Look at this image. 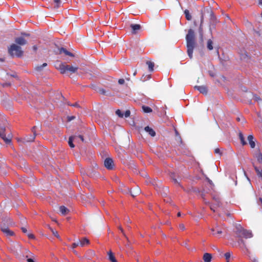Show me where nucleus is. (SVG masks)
<instances>
[{
    "instance_id": "f3484780",
    "label": "nucleus",
    "mask_w": 262,
    "mask_h": 262,
    "mask_svg": "<svg viewBox=\"0 0 262 262\" xmlns=\"http://www.w3.org/2000/svg\"><path fill=\"white\" fill-rule=\"evenodd\" d=\"M108 259L111 262H117V260L116 259L113 253L111 251H110L108 252Z\"/></svg>"
},
{
    "instance_id": "ea45409f",
    "label": "nucleus",
    "mask_w": 262,
    "mask_h": 262,
    "mask_svg": "<svg viewBox=\"0 0 262 262\" xmlns=\"http://www.w3.org/2000/svg\"><path fill=\"white\" fill-rule=\"evenodd\" d=\"M124 80L123 79H119V80H118V83L120 84H123L124 83Z\"/></svg>"
},
{
    "instance_id": "39448f33",
    "label": "nucleus",
    "mask_w": 262,
    "mask_h": 262,
    "mask_svg": "<svg viewBox=\"0 0 262 262\" xmlns=\"http://www.w3.org/2000/svg\"><path fill=\"white\" fill-rule=\"evenodd\" d=\"M5 128L0 127V137L3 139L6 143H9L11 142L10 136L9 135L7 137L5 133Z\"/></svg>"
},
{
    "instance_id": "c756f323",
    "label": "nucleus",
    "mask_w": 262,
    "mask_h": 262,
    "mask_svg": "<svg viewBox=\"0 0 262 262\" xmlns=\"http://www.w3.org/2000/svg\"><path fill=\"white\" fill-rule=\"evenodd\" d=\"M231 254L229 252H226L224 254V256L225 257V259H226L227 262H229V260H230V257H231Z\"/></svg>"
},
{
    "instance_id": "1a4fd4ad",
    "label": "nucleus",
    "mask_w": 262,
    "mask_h": 262,
    "mask_svg": "<svg viewBox=\"0 0 262 262\" xmlns=\"http://www.w3.org/2000/svg\"><path fill=\"white\" fill-rule=\"evenodd\" d=\"M1 230H2V232L6 234V235L7 236H13L14 235L13 232L11 231L10 230H9V228L7 227H2Z\"/></svg>"
},
{
    "instance_id": "4468645a",
    "label": "nucleus",
    "mask_w": 262,
    "mask_h": 262,
    "mask_svg": "<svg viewBox=\"0 0 262 262\" xmlns=\"http://www.w3.org/2000/svg\"><path fill=\"white\" fill-rule=\"evenodd\" d=\"M79 245L81 247H84V246L88 245L90 243L89 240L84 237L82 238L80 241H79Z\"/></svg>"
},
{
    "instance_id": "a19ab883",
    "label": "nucleus",
    "mask_w": 262,
    "mask_h": 262,
    "mask_svg": "<svg viewBox=\"0 0 262 262\" xmlns=\"http://www.w3.org/2000/svg\"><path fill=\"white\" fill-rule=\"evenodd\" d=\"M53 234L58 238H60V236L57 231H53Z\"/></svg>"
},
{
    "instance_id": "7ed1b4c3",
    "label": "nucleus",
    "mask_w": 262,
    "mask_h": 262,
    "mask_svg": "<svg viewBox=\"0 0 262 262\" xmlns=\"http://www.w3.org/2000/svg\"><path fill=\"white\" fill-rule=\"evenodd\" d=\"M57 69L60 71L61 74H64L67 71L74 73L77 71L78 68V67L67 65L64 63H60Z\"/></svg>"
},
{
    "instance_id": "338daca9",
    "label": "nucleus",
    "mask_w": 262,
    "mask_h": 262,
    "mask_svg": "<svg viewBox=\"0 0 262 262\" xmlns=\"http://www.w3.org/2000/svg\"><path fill=\"white\" fill-rule=\"evenodd\" d=\"M241 242H243V241L242 239L241 240Z\"/></svg>"
},
{
    "instance_id": "f257e3e1",
    "label": "nucleus",
    "mask_w": 262,
    "mask_h": 262,
    "mask_svg": "<svg viewBox=\"0 0 262 262\" xmlns=\"http://www.w3.org/2000/svg\"><path fill=\"white\" fill-rule=\"evenodd\" d=\"M187 54L190 58L193 56V49L195 47L196 42L194 38V32L192 29H189L186 36Z\"/></svg>"
},
{
    "instance_id": "0eeeda50",
    "label": "nucleus",
    "mask_w": 262,
    "mask_h": 262,
    "mask_svg": "<svg viewBox=\"0 0 262 262\" xmlns=\"http://www.w3.org/2000/svg\"><path fill=\"white\" fill-rule=\"evenodd\" d=\"M212 234L214 236H218L222 233V230L218 225H216L214 227L211 229Z\"/></svg>"
},
{
    "instance_id": "393cba45",
    "label": "nucleus",
    "mask_w": 262,
    "mask_h": 262,
    "mask_svg": "<svg viewBox=\"0 0 262 262\" xmlns=\"http://www.w3.org/2000/svg\"><path fill=\"white\" fill-rule=\"evenodd\" d=\"M207 47L208 49L209 50H211L213 49V42L211 39L208 40Z\"/></svg>"
},
{
    "instance_id": "680f3d73",
    "label": "nucleus",
    "mask_w": 262,
    "mask_h": 262,
    "mask_svg": "<svg viewBox=\"0 0 262 262\" xmlns=\"http://www.w3.org/2000/svg\"><path fill=\"white\" fill-rule=\"evenodd\" d=\"M260 201L261 202V204H262V199H260Z\"/></svg>"
},
{
    "instance_id": "49530a36",
    "label": "nucleus",
    "mask_w": 262,
    "mask_h": 262,
    "mask_svg": "<svg viewBox=\"0 0 262 262\" xmlns=\"http://www.w3.org/2000/svg\"><path fill=\"white\" fill-rule=\"evenodd\" d=\"M21 230L24 233H26L27 232V229L26 228H25V227H22L21 228Z\"/></svg>"
},
{
    "instance_id": "052dcab7",
    "label": "nucleus",
    "mask_w": 262,
    "mask_h": 262,
    "mask_svg": "<svg viewBox=\"0 0 262 262\" xmlns=\"http://www.w3.org/2000/svg\"><path fill=\"white\" fill-rule=\"evenodd\" d=\"M176 134L177 135H178V132L177 130H176Z\"/></svg>"
},
{
    "instance_id": "20e7f679",
    "label": "nucleus",
    "mask_w": 262,
    "mask_h": 262,
    "mask_svg": "<svg viewBox=\"0 0 262 262\" xmlns=\"http://www.w3.org/2000/svg\"><path fill=\"white\" fill-rule=\"evenodd\" d=\"M236 234L239 237H243L246 238H251L253 236L252 232L251 231L244 229L239 225L236 226Z\"/></svg>"
},
{
    "instance_id": "bf43d9fd",
    "label": "nucleus",
    "mask_w": 262,
    "mask_h": 262,
    "mask_svg": "<svg viewBox=\"0 0 262 262\" xmlns=\"http://www.w3.org/2000/svg\"><path fill=\"white\" fill-rule=\"evenodd\" d=\"M79 138H77V140H74L75 141H79Z\"/></svg>"
},
{
    "instance_id": "b1692460",
    "label": "nucleus",
    "mask_w": 262,
    "mask_h": 262,
    "mask_svg": "<svg viewBox=\"0 0 262 262\" xmlns=\"http://www.w3.org/2000/svg\"><path fill=\"white\" fill-rule=\"evenodd\" d=\"M253 99L255 101H256L258 103L259 105H262V100L259 96L257 95H254Z\"/></svg>"
},
{
    "instance_id": "9d476101",
    "label": "nucleus",
    "mask_w": 262,
    "mask_h": 262,
    "mask_svg": "<svg viewBox=\"0 0 262 262\" xmlns=\"http://www.w3.org/2000/svg\"><path fill=\"white\" fill-rule=\"evenodd\" d=\"M194 88L203 94H207V89L205 86H195Z\"/></svg>"
},
{
    "instance_id": "423d86ee",
    "label": "nucleus",
    "mask_w": 262,
    "mask_h": 262,
    "mask_svg": "<svg viewBox=\"0 0 262 262\" xmlns=\"http://www.w3.org/2000/svg\"><path fill=\"white\" fill-rule=\"evenodd\" d=\"M104 164L105 167L107 169H113L114 164H113V161L112 159L109 158H106L104 160Z\"/></svg>"
},
{
    "instance_id": "9b49d317",
    "label": "nucleus",
    "mask_w": 262,
    "mask_h": 262,
    "mask_svg": "<svg viewBox=\"0 0 262 262\" xmlns=\"http://www.w3.org/2000/svg\"><path fill=\"white\" fill-rule=\"evenodd\" d=\"M15 41L19 45H25L27 43L26 40L22 37H17Z\"/></svg>"
},
{
    "instance_id": "a18cd8bd",
    "label": "nucleus",
    "mask_w": 262,
    "mask_h": 262,
    "mask_svg": "<svg viewBox=\"0 0 262 262\" xmlns=\"http://www.w3.org/2000/svg\"><path fill=\"white\" fill-rule=\"evenodd\" d=\"M27 261L28 262H35L34 259L31 258H27Z\"/></svg>"
},
{
    "instance_id": "ddd939ff",
    "label": "nucleus",
    "mask_w": 262,
    "mask_h": 262,
    "mask_svg": "<svg viewBox=\"0 0 262 262\" xmlns=\"http://www.w3.org/2000/svg\"><path fill=\"white\" fill-rule=\"evenodd\" d=\"M212 259V256L208 253H205L203 255V260L204 262H210Z\"/></svg>"
},
{
    "instance_id": "37998d69",
    "label": "nucleus",
    "mask_w": 262,
    "mask_h": 262,
    "mask_svg": "<svg viewBox=\"0 0 262 262\" xmlns=\"http://www.w3.org/2000/svg\"><path fill=\"white\" fill-rule=\"evenodd\" d=\"M258 159L262 163V154H260L258 156Z\"/></svg>"
},
{
    "instance_id": "e2e57ef3",
    "label": "nucleus",
    "mask_w": 262,
    "mask_h": 262,
    "mask_svg": "<svg viewBox=\"0 0 262 262\" xmlns=\"http://www.w3.org/2000/svg\"><path fill=\"white\" fill-rule=\"evenodd\" d=\"M24 35H25L26 36H28L29 35L27 34H24Z\"/></svg>"
},
{
    "instance_id": "864d4df0",
    "label": "nucleus",
    "mask_w": 262,
    "mask_h": 262,
    "mask_svg": "<svg viewBox=\"0 0 262 262\" xmlns=\"http://www.w3.org/2000/svg\"><path fill=\"white\" fill-rule=\"evenodd\" d=\"M258 4L262 7V0L258 1Z\"/></svg>"
},
{
    "instance_id": "09e8293b",
    "label": "nucleus",
    "mask_w": 262,
    "mask_h": 262,
    "mask_svg": "<svg viewBox=\"0 0 262 262\" xmlns=\"http://www.w3.org/2000/svg\"><path fill=\"white\" fill-rule=\"evenodd\" d=\"M74 118H75V117H74V116L69 117L68 118V120H69V121H71L72 120L74 119Z\"/></svg>"
},
{
    "instance_id": "4c0bfd02",
    "label": "nucleus",
    "mask_w": 262,
    "mask_h": 262,
    "mask_svg": "<svg viewBox=\"0 0 262 262\" xmlns=\"http://www.w3.org/2000/svg\"><path fill=\"white\" fill-rule=\"evenodd\" d=\"M99 92L101 94H103V95H105L106 94V92H105V91L103 89H100L99 90Z\"/></svg>"
},
{
    "instance_id": "6e6d98bb",
    "label": "nucleus",
    "mask_w": 262,
    "mask_h": 262,
    "mask_svg": "<svg viewBox=\"0 0 262 262\" xmlns=\"http://www.w3.org/2000/svg\"><path fill=\"white\" fill-rule=\"evenodd\" d=\"M10 85V84H8V83H5V84H4V86H9Z\"/></svg>"
},
{
    "instance_id": "c03bdc74",
    "label": "nucleus",
    "mask_w": 262,
    "mask_h": 262,
    "mask_svg": "<svg viewBox=\"0 0 262 262\" xmlns=\"http://www.w3.org/2000/svg\"><path fill=\"white\" fill-rule=\"evenodd\" d=\"M214 152L215 154H220V149L219 148H216L215 150H214Z\"/></svg>"
},
{
    "instance_id": "5701e85b",
    "label": "nucleus",
    "mask_w": 262,
    "mask_h": 262,
    "mask_svg": "<svg viewBox=\"0 0 262 262\" xmlns=\"http://www.w3.org/2000/svg\"><path fill=\"white\" fill-rule=\"evenodd\" d=\"M60 212L62 215H65L68 211V209L64 206H61L59 208Z\"/></svg>"
},
{
    "instance_id": "aec40b11",
    "label": "nucleus",
    "mask_w": 262,
    "mask_h": 262,
    "mask_svg": "<svg viewBox=\"0 0 262 262\" xmlns=\"http://www.w3.org/2000/svg\"><path fill=\"white\" fill-rule=\"evenodd\" d=\"M35 127L34 126L32 128V132H33V135H31L30 138H27V139H26V141H27V142H32V141H33L34 140L35 136H36V134H35V133L34 132V129H35Z\"/></svg>"
},
{
    "instance_id": "4be33fe9",
    "label": "nucleus",
    "mask_w": 262,
    "mask_h": 262,
    "mask_svg": "<svg viewBox=\"0 0 262 262\" xmlns=\"http://www.w3.org/2000/svg\"><path fill=\"white\" fill-rule=\"evenodd\" d=\"M74 140H75L74 136L70 137L69 138L68 143H69V146L71 148H73L75 146L74 144L73 143V141H74Z\"/></svg>"
},
{
    "instance_id": "a878e982",
    "label": "nucleus",
    "mask_w": 262,
    "mask_h": 262,
    "mask_svg": "<svg viewBox=\"0 0 262 262\" xmlns=\"http://www.w3.org/2000/svg\"><path fill=\"white\" fill-rule=\"evenodd\" d=\"M142 110L144 112L146 113H150L152 112V109L150 107L147 106H142Z\"/></svg>"
},
{
    "instance_id": "f03ea898",
    "label": "nucleus",
    "mask_w": 262,
    "mask_h": 262,
    "mask_svg": "<svg viewBox=\"0 0 262 262\" xmlns=\"http://www.w3.org/2000/svg\"><path fill=\"white\" fill-rule=\"evenodd\" d=\"M8 52L12 57H20L23 56L24 52L21 48L16 44H12L8 48Z\"/></svg>"
},
{
    "instance_id": "e433bc0d",
    "label": "nucleus",
    "mask_w": 262,
    "mask_h": 262,
    "mask_svg": "<svg viewBox=\"0 0 262 262\" xmlns=\"http://www.w3.org/2000/svg\"><path fill=\"white\" fill-rule=\"evenodd\" d=\"M130 114V111H129V110H127V111H126L125 112L124 114H123V115H124V116L125 118H127L128 117H129V116Z\"/></svg>"
},
{
    "instance_id": "f8f14e48",
    "label": "nucleus",
    "mask_w": 262,
    "mask_h": 262,
    "mask_svg": "<svg viewBox=\"0 0 262 262\" xmlns=\"http://www.w3.org/2000/svg\"><path fill=\"white\" fill-rule=\"evenodd\" d=\"M144 130L149 134L151 136L154 137L156 135V133L152 128L149 126H146L144 128Z\"/></svg>"
},
{
    "instance_id": "2eb2a0df",
    "label": "nucleus",
    "mask_w": 262,
    "mask_h": 262,
    "mask_svg": "<svg viewBox=\"0 0 262 262\" xmlns=\"http://www.w3.org/2000/svg\"><path fill=\"white\" fill-rule=\"evenodd\" d=\"M254 137L252 135H249L248 137V140L249 141V144L251 148H253L255 146V142L253 141Z\"/></svg>"
},
{
    "instance_id": "c85d7f7f",
    "label": "nucleus",
    "mask_w": 262,
    "mask_h": 262,
    "mask_svg": "<svg viewBox=\"0 0 262 262\" xmlns=\"http://www.w3.org/2000/svg\"><path fill=\"white\" fill-rule=\"evenodd\" d=\"M47 66V63H43L42 65L40 66H37L35 67V70L37 71H41L43 68L46 67Z\"/></svg>"
},
{
    "instance_id": "79ce46f5",
    "label": "nucleus",
    "mask_w": 262,
    "mask_h": 262,
    "mask_svg": "<svg viewBox=\"0 0 262 262\" xmlns=\"http://www.w3.org/2000/svg\"><path fill=\"white\" fill-rule=\"evenodd\" d=\"M179 228L182 230L185 229V226L183 224H180L179 225Z\"/></svg>"
},
{
    "instance_id": "5fc2aeb1",
    "label": "nucleus",
    "mask_w": 262,
    "mask_h": 262,
    "mask_svg": "<svg viewBox=\"0 0 262 262\" xmlns=\"http://www.w3.org/2000/svg\"><path fill=\"white\" fill-rule=\"evenodd\" d=\"M136 74H137V71H136V70L135 71V72H134V73L133 75H134V76H135Z\"/></svg>"
},
{
    "instance_id": "6e6552de",
    "label": "nucleus",
    "mask_w": 262,
    "mask_h": 262,
    "mask_svg": "<svg viewBox=\"0 0 262 262\" xmlns=\"http://www.w3.org/2000/svg\"><path fill=\"white\" fill-rule=\"evenodd\" d=\"M130 27L132 29V33L136 34L141 29V26L138 24H131Z\"/></svg>"
},
{
    "instance_id": "473e14b6",
    "label": "nucleus",
    "mask_w": 262,
    "mask_h": 262,
    "mask_svg": "<svg viewBox=\"0 0 262 262\" xmlns=\"http://www.w3.org/2000/svg\"><path fill=\"white\" fill-rule=\"evenodd\" d=\"M150 78V75H146V76L143 75L142 77H141V79L142 81H145L147 79H149Z\"/></svg>"
},
{
    "instance_id": "0e129e2a",
    "label": "nucleus",
    "mask_w": 262,
    "mask_h": 262,
    "mask_svg": "<svg viewBox=\"0 0 262 262\" xmlns=\"http://www.w3.org/2000/svg\"><path fill=\"white\" fill-rule=\"evenodd\" d=\"M254 262H257L256 260H254Z\"/></svg>"
},
{
    "instance_id": "13d9d810",
    "label": "nucleus",
    "mask_w": 262,
    "mask_h": 262,
    "mask_svg": "<svg viewBox=\"0 0 262 262\" xmlns=\"http://www.w3.org/2000/svg\"><path fill=\"white\" fill-rule=\"evenodd\" d=\"M181 216V213H180V212H179L178 213V216Z\"/></svg>"
},
{
    "instance_id": "603ef678",
    "label": "nucleus",
    "mask_w": 262,
    "mask_h": 262,
    "mask_svg": "<svg viewBox=\"0 0 262 262\" xmlns=\"http://www.w3.org/2000/svg\"><path fill=\"white\" fill-rule=\"evenodd\" d=\"M72 105L73 106H75V107H78L79 106V105L77 103H74V104H73Z\"/></svg>"
},
{
    "instance_id": "cd10ccee",
    "label": "nucleus",
    "mask_w": 262,
    "mask_h": 262,
    "mask_svg": "<svg viewBox=\"0 0 262 262\" xmlns=\"http://www.w3.org/2000/svg\"><path fill=\"white\" fill-rule=\"evenodd\" d=\"M239 138L240 139V140H241V143H242L243 145H246L247 144L245 140L244 136H243V135L242 134V133H240L239 134Z\"/></svg>"
},
{
    "instance_id": "bb28decb",
    "label": "nucleus",
    "mask_w": 262,
    "mask_h": 262,
    "mask_svg": "<svg viewBox=\"0 0 262 262\" xmlns=\"http://www.w3.org/2000/svg\"><path fill=\"white\" fill-rule=\"evenodd\" d=\"M184 14L185 15V17L187 20H190L191 19V15L189 13V11L188 10H185L184 11Z\"/></svg>"
},
{
    "instance_id": "7c9ffc66",
    "label": "nucleus",
    "mask_w": 262,
    "mask_h": 262,
    "mask_svg": "<svg viewBox=\"0 0 262 262\" xmlns=\"http://www.w3.org/2000/svg\"><path fill=\"white\" fill-rule=\"evenodd\" d=\"M60 52H63L65 54L67 55H69L70 56H72L73 54L71 52L68 51L66 49L62 48L60 50Z\"/></svg>"
},
{
    "instance_id": "dca6fc26",
    "label": "nucleus",
    "mask_w": 262,
    "mask_h": 262,
    "mask_svg": "<svg viewBox=\"0 0 262 262\" xmlns=\"http://www.w3.org/2000/svg\"><path fill=\"white\" fill-rule=\"evenodd\" d=\"M146 64L148 66L149 71L150 72H152L154 71V67L155 66L154 63L151 61H147Z\"/></svg>"
},
{
    "instance_id": "69168bd1",
    "label": "nucleus",
    "mask_w": 262,
    "mask_h": 262,
    "mask_svg": "<svg viewBox=\"0 0 262 262\" xmlns=\"http://www.w3.org/2000/svg\"><path fill=\"white\" fill-rule=\"evenodd\" d=\"M237 120H238V121L239 120V118H237Z\"/></svg>"
},
{
    "instance_id": "72a5a7b5",
    "label": "nucleus",
    "mask_w": 262,
    "mask_h": 262,
    "mask_svg": "<svg viewBox=\"0 0 262 262\" xmlns=\"http://www.w3.org/2000/svg\"><path fill=\"white\" fill-rule=\"evenodd\" d=\"M75 140H77V138H79V140L81 142L84 141L83 137L82 135L74 136Z\"/></svg>"
},
{
    "instance_id": "2f4dec72",
    "label": "nucleus",
    "mask_w": 262,
    "mask_h": 262,
    "mask_svg": "<svg viewBox=\"0 0 262 262\" xmlns=\"http://www.w3.org/2000/svg\"><path fill=\"white\" fill-rule=\"evenodd\" d=\"M79 245V242H77V243H74L72 244V245H71V249H72L73 250H74L75 248H76L77 246H78ZM73 252L74 253H76V251L75 250H73Z\"/></svg>"
},
{
    "instance_id": "58836bf2",
    "label": "nucleus",
    "mask_w": 262,
    "mask_h": 262,
    "mask_svg": "<svg viewBox=\"0 0 262 262\" xmlns=\"http://www.w3.org/2000/svg\"><path fill=\"white\" fill-rule=\"evenodd\" d=\"M118 228L120 230V231L122 233V234L124 235V236L126 238H127V237L126 236V235L125 234V233L124 232V230H123V228L121 226H119Z\"/></svg>"
},
{
    "instance_id": "8fccbe9b",
    "label": "nucleus",
    "mask_w": 262,
    "mask_h": 262,
    "mask_svg": "<svg viewBox=\"0 0 262 262\" xmlns=\"http://www.w3.org/2000/svg\"><path fill=\"white\" fill-rule=\"evenodd\" d=\"M33 49L34 51H36L37 50V47L36 46H34L33 47Z\"/></svg>"
},
{
    "instance_id": "412c9836",
    "label": "nucleus",
    "mask_w": 262,
    "mask_h": 262,
    "mask_svg": "<svg viewBox=\"0 0 262 262\" xmlns=\"http://www.w3.org/2000/svg\"><path fill=\"white\" fill-rule=\"evenodd\" d=\"M254 169L256 172L257 175L262 180V170L259 169L257 167L254 166Z\"/></svg>"
},
{
    "instance_id": "de8ad7c7",
    "label": "nucleus",
    "mask_w": 262,
    "mask_h": 262,
    "mask_svg": "<svg viewBox=\"0 0 262 262\" xmlns=\"http://www.w3.org/2000/svg\"><path fill=\"white\" fill-rule=\"evenodd\" d=\"M28 237L30 238H34V236L32 234H29Z\"/></svg>"
},
{
    "instance_id": "6ab92c4d",
    "label": "nucleus",
    "mask_w": 262,
    "mask_h": 262,
    "mask_svg": "<svg viewBox=\"0 0 262 262\" xmlns=\"http://www.w3.org/2000/svg\"><path fill=\"white\" fill-rule=\"evenodd\" d=\"M203 19H204L203 15L202 14V16H201V24H200V27H199V33H200V35L201 38L203 37L202 24H203Z\"/></svg>"
},
{
    "instance_id": "3c124183",
    "label": "nucleus",
    "mask_w": 262,
    "mask_h": 262,
    "mask_svg": "<svg viewBox=\"0 0 262 262\" xmlns=\"http://www.w3.org/2000/svg\"><path fill=\"white\" fill-rule=\"evenodd\" d=\"M210 209L214 212H215V209H214V207L213 206H210Z\"/></svg>"
},
{
    "instance_id": "c9c22d12",
    "label": "nucleus",
    "mask_w": 262,
    "mask_h": 262,
    "mask_svg": "<svg viewBox=\"0 0 262 262\" xmlns=\"http://www.w3.org/2000/svg\"><path fill=\"white\" fill-rule=\"evenodd\" d=\"M170 177H171V178L172 179V181H173V183H174V184H177L179 185V183L178 182V180H177L176 178H174V177H173V173H172V174H171V176H170Z\"/></svg>"
},
{
    "instance_id": "a211bd4d",
    "label": "nucleus",
    "mask_w": 262,
    "mask_h": 262,
    "mask_svg": "<svg viewBox=\"0 0 262 262\" xmlns=\"http://www.w3.org/2000/svg\"><path fill=\"white\" fill-rule=\"evenodd\" d=\"M61 4V1L60 0H53V3L52 4L54 8H58L60 7Z\"/></svg>"
},
{
    "instance_id": "4d7b16f0",
    "label": "nucleus",
    "mask_w": 262,
    "mask_h": 262,
    "mask_svg": "<svg viewBox=\"0 0 262 262\" xmlns=\"http://www.w3.org/2000/svg\"><path fill=\"white\" fill-rule=\"evenodd\" d=\"M216 203H217L218 205H219L220 201L219 199L216 200Z\"/></svg>"
},
{
    "instance_id": "f704fd0d",
    "label": "nucleus",
    "mask_w": 262,
    "mask_h": 262,
    "mask_svg": "<svg viewBox=\"0 0 262 262\" xmlns=\"http://www.w3.org/2000/svg\"><path fill=\"white\" fill-rule=\"evenodd\" d=\"M116 114L120 117H123L124 116L123 114L122 113L121 111L120 110H117L116 111Z\"/></svg>"
}]
</instances>
